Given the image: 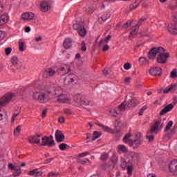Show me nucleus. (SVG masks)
I'll list each match as a JSON object with an SVG mask.
<instances>
[{
	"instance_id": "nucleus-1",
	"label": "nucleus",
	"mask_w": 177,
	"mask_h": 177,
	"mask_svg": "<svg viewBox=\"0 0 177 177\" xmlns=\"http://www.w3.org/2000/svg\"><path fill=\"white\" fill-rule=\"evenodd\" d=\"M117 151L119 154L121 153H124V157L121 158L120 159V167L125 169L127 168V165L133 161L139 160V153L135 152H129L128 149L124 145H120L117 147Z\"/></svg>"
},
{
	"instance_id": "nucleus-2",
	"label": "nucleus",
	"mask_w": 177,
	"mask_h": 177,
	"mask_svg": "<svg viewBox=\"0 0 177 177\" xmlns=\"http://www.w3.org/2000/svg\"><path fill=\"white\" fill-rule=\"evenodd\" d=\"M141 138L142 134L140 133H136L134 136L129 133L124 136L123 142L129 145L130 147L138 149L142 145Z\"/></svg>"
},
{
	"instance_id": "nucleus-3",
	"label": "nucleus",
	"mask_w": 177,
	"mask_h": 177,
	"mask_svg": "<svg viewBox=\"0 0 177 177\" xmlns=\"http://www.w3.org/2000/svg\"><path fill=\"white\" fill-rule=\"evenodd\" d=\"M53 89H55L54 92L56 93L53 94V97L54 99L57 97L59 103H70V97L63 92L62 87H53Z\"/></svg>"
},
{
	"instance_id": "nucleus-4",
	"label": "nucleus",
	"mask_w": 177,
	"mask_h": 177,
	"mask_svg": "<svg viewBox=\"0 0 177 177\" xmlns=\"http://www.w3.org/2000/svg\"><path fill=\"white\" fill-rule=\"evenodd\" d=\"M55 89H53V87L49 90L47 91V93H40L39 94V98L38 102L39 103H48V101H50L52 99H54L53 95H56V93H55Z\"/></svg>"
},
{
	"instance_id": "nucleus-5",
	"label": "nucleus",
	"mask_w": 177,
	"mask_h": 177,
	"mask_svg": "<svg viewBox=\"0 0 177 177\" xmlns=\"http://www.w3.org/2000/svg\"><path fill=\"white\" fill-rule=\"evenodd\" d=\"M169 53L167 52L164 48L160 47L157 57L158 63H160L162 64L167 63V61L169 59Z\"/></svg>"
},
{
	"instance_id": "nucleus-6",
	"label": "nucleus",
	"mask_w": 177,
	"mask_h": 177,
	"mask_svg": "<svg viewBox=\"0 0 177 177\" xmlns=\"http://www.w3.org/2000/svg\"><path fill=\"white\" fill-rule=\"evenodd\" d=\"M73 29L77 30L79 35L81 37H85L86 35V29L84 26V23L82 22H77L73 24Z\"/></svg>"
},
{
	"instance_id": "nucleus-7",
	"label": "nucleus",
	"mask_w": 177,
	"mask_h": 177,
	"mask_svg": "<svg viewBox=\"0 0 177 177\" xmlns=\"http://www.w3.org/2000/svg\"><path fill=\"white\" fill-rule=\"evenodd\" d=\"M16 97V94L15 93H8L5 95L4 97L0 100V107L5 106L9 102H12V99Z\"/></svg>"
},
{
	"instance_id": "nucleus-8",
	"label": "nucleus",
	"mask_w": 177,
	"mask_h": 177,
	"mask_svg": "<svg viewBox=\"0 0 177 177\" xmlns=\"http://www.w3.org/2000/svg\"><path fill=\"white\" fill-rule=\"evenodd\" d=\"M59 71V68L57 66H52L46 69L43 73L44 78H49L50 77H53L56 73Z\"/></svg>"
},
{
	"instance_id": "nucleus-9",
	"label": "nucleus",
	"mask_w": 177,
	"mask_h": 177,
	"mask_svg": "<svg viewBox=\"0 0 177 177\" xmlns=\"http://www.w3.org/2000/svg\"><path fill=\"white\" fill-rule=\"evenodd\" d=\"M41 146H49L52 147L55 145V140H53V136H50L49 137H42L41 136Z\"/></svg>"
},
{
	"instance_id": "nucleus-10",
	"label": "nucleus",
	"mask_w": 177,
	"mask_h": 177,
	"mask_svg": "<svg viewBox=\"0 0 177 177\" xmlns=\"http://www.w3.org/2000/svg\"><path fill=\"white\" fill-rule=\"evenodd\" d=\"M78 80V77H77L74 74H70L65 78L64 82L66 85H74V84H77V81Z\"/></svg>"
},
{
	"instance_id": "nucleus-11",
	"label": "nucleus",
	"mask_w": 177,
	"mask_h": 177,
	"mask_svg": "<svg viewBox=\"0 0 177 177\" xmlns=\"http://www.w3.org/2000/svg\"><path fill=\"white\" fill-rule=\"evenodd\" d=\"M164 125V123H162L161 120H157L155 123L154 125L149 130L150 132H152V133H158V131H161L162 129V127Z\"/></svg>"
},
{
	"instance_id": "nucleus-12",
	"label": "nucleus",
	"mask_w": 177,
	"mask_h": 177,
	"mask_svg": "<svg viewBox=\"0 0 177 177\" xmlns=\"http://www.w3.org/2000/svg\"><path fill=\"white\" fill-rule=\"evenodd\" d=\"M74 100L75 102H76V103H78V104H80V106H82L83 104L84 106H88L89 104V101L85 100V97H84V95L81 94L76 95L74 97Z\"/></svg>"
},
{
	"instance_id": "nucleus-13",
	"label": "nucleus",
	"mask_w": 177,
	"mask_h": 177,
	"mask_svg": "<svg viewBox=\"0 0 177 177\" xmlns=\"http://www.w3.org/2000/svg\"><path fill=\"white\" fill-rule=\"evenodd\" d=\"M70 71H71V64H67L62 65L57 73L61 75H66V74H68Z\"/></svg>"
},
{
	"instance_id": "nucleus-14",
	"label": "nucleus",
	"mask_w": 177,
	"mask_h": 177,
	"mask_svg": "<svg viewBox=\"0 0 177 177\" xmlns=\"http://www.w3.org/2000/svg\"><path fill=\"white\" fill-rule=\"evenodd\" d=\"M169 171L171 175H177V160H173L169 164Z\"/></svg>"
},
{
	"instance_id": "nucleus-15",
	"label": "nucleus",
	"mask_w": 177,
	"mask_h": 177,
	"mask_svg": "<svg viewBox=\"0 0 177 177\" xmlns=\"http://www.w3.org/2000/svg\"><path fill=\"white\" fill-rule=\"evenodd\" d=\"M40 138H42V134H37L29 136L28 140L30 143H32V145H38V143L41 142Z\"/></svg>"
},
{
	"instance_id": "nucleus-16",
	"label": "nucleus",
	"mask_w": 177,
	"mask_h": 177,
	"mask_svg": "<svg viewBox=\"0 0 177 177\" xmlns=\"http://www.w3.org/2000/svg\"><path fill=\"white\" fill-rule=\"evenodd\" d=\"M161 73H162V70L161 69L160 67H153L149 70V74L153 77L161 75Z\"/></svg>"
},
{
	"instance_id": "nucleus-17",
	"label": "nucleus",
	"mask_w": 177,
	"mask_h": 177,
	"mask_svg": "<svg viewBox=\"0 0 177 177\" xmlns=\"http://www.w3.org/2000/svg\"><path fill=\"white\" fill-rule=\"evenodd\" d=\"M110 17H111V14H110V12L106 11L101 15L100 17L98 19V21L102 24L108 20V19H110Z\"/></svg>"
},
{
	"instance_id": "nucleus-18",
	"label": "nucleus",
	"mask_w": 177,
	"mask_h": 177,
	"mask_svg": "<svg viewBox=\"0 0 177 177\" xmlns=\"http://www.w3.org/2000/svg\"><path fill=\"white\" fill-rule=\"evenodd\" d=\"M22 20H34L35 19V15L32 12H24L21 15Z\"/></svg>"
},
{
	"instance_id": "nucleus-19",
	"label": "nucleus",
	"mask_w": 177,
	"mask_h": 177,
	"mask_svg": "<svg viewBox=\"0 0 177 177\" xmlns=\"http://www.w3.org/2000/svg\"><path fill=\"white\" fill-rule=\"evenodd\" d=\"M161 49V47L153 48L149 53V59H156V55H158V52Z\"/></svg>"
},
{
	"instance_id": "nucleus-20",
	"label": "nucleus",
	"mask_w": 177,
	"mask_h": 177,
	"mask_svg": "<svg viewBox=\"0 0 177 177\" xmlns=\"http://www.w3.org/2000/svg\"><path fill=\"white\" fill-rule=\"evenodd\" d=\"M174 109V105L172 104H169L167 105L164 109H162L160 112V115H164V114H167V113H169Z\"/></svg>"
},
{
	"instance_id": "nucleus-21",
	"label": "nucleus",
	"mask_w": 177,
	"mask_h": 177,
	"mask_svg": "<svg viewBox=\"0 0 177 177\" xmlns=\"http://www.w3.org/2000/svg\"><path fill=\"white\" fill-rule=\"evenodd\" d=\"M8 116L6 111L3 109H0V121H1V122H5L8 121Z\"/></svg>"
},
{
	"instance_id": "nucleus-22",
	"label": "nucleus",
	"mask_w": 177,
	"mask_h": 177,
	"mask_svg": "<svg viewBox=\"0 0 177 177\" xmlns=\"http://www.w3.org/2000/svg\"><path fill=\"white\" fill-rule=\"evenodd\" d=\"M9 21V15L8 14L3 15L0 17V27L5 26Z\"/></svg>"
},
{
	"instance_id": "nucleus-23",
	"label": "nucleus",
	"mask_w": 177,
	"mask_h": 177,
	"mask_svg": "<svg viewBox=\"0 0 177 177\" xmlns=\"http://www.w3.org/2000/svg\"><path fill=\"white\" fill-rule=\"evenodd\" d=\"M44 172L41 171H39L38 169H35L34 170L30 171L28 175H30V176L39 177L42 176Z\"/></svg>"
},
{
	"instance_id": "nucleus-24",
	"label": "nucleus",
	"mask_w": 177,
	"mask_h": 177,
	"mask_svg": "<svg viewBox=\"0 0 177 177\" xmlns=\"http://www.w3.org/2000/svg\"><path fill=\"white\" fill-rule=\"evenodd\" d=\"M176 84H170L164 89L163 93H169V92H175V91H176Z\"/></svg>"
},
{
	"instance_id": "nucleus-25",
	"label": "nucleus",
	"mask_w": 177,
	"mask_h": 177,
	"mask_svg": "<svg viewBox=\"0 0 177 177\" xmlns=\"http://www.w3.org/2000/svg\"><path fill=\"white\" fill-rule=\"evenodd\" d=\"M168 30L171 34L173 35H176L177 34V28H176V23L174 24H170L168 26Z\"/></svg>"
},
{
	"instance_id": "nucleus-26",
	"label": "nucleus",
	"mask_w": 177,
	"mask_h": 177,
	"mask_svg": "<svg viewBox=\"0 0 177 177\" xmlns=\"http://www.w3.org/2000/svg\"><path fill=\"white\" fill-rule=\"evenodd\" d=\"M63 46L65 48V49H70V48L73 46V40H71L70 38L65 39Z\"/></svg>"
},
{
	"instance_id": "nucleus-27",
	"label": "nucleus",
	"mask_w": 177,
	"mask_h": 177,
	"mask_svg": "<svg viewBox=\"0 0 177 177\" xmlns=\"http://www.w3.org/2000/svg\"><path fill=\"white\" fill-rule=\"evenodd\" d=\"M49 8H50V5L48 1H43L41 3V12H48L49 10Z\"/></svg>"
},
{
	"instance_id": "nucleus-28",
	"label": "nucleus",
	"mask_w": 177,
	"mask_h": 177,
	"mask_svg": "<svg viewBox=\"0 0 177 177\" xmlns=\"http://www.w3.org/2000/svg\"><path fill=\"white\" fill-rule=\"evenodd\" d=\"M55 138L57 142H63V140H64V136L62 131L57 130L55 132Z\"/></svg>"
},
{
	"instance_id": "nucleus-29",
	"label": "nucleus",
	"mask_w": 177,
	"mask_h": 177,
	"mask_svg": "<svg viewBox=\"0 0 177 177\" xmlns=\"http://www.w3.org/2000/svg\"><path fill=\"white\" fill-rule=\"evenodd\" d=\"M140 66H145V64H149V59L145 57H140L138 59Z\"/></svg>"
},
{
	"instance_id": "nucleus-30",
	"label": "nucleus",
	"mask_w": 177,
	"mask_h": 177,
	"mask_svg": "<svg viewBox=\"0 0 177 177\" xmlns=\"http://www.w3.org/2000/svg\"><path fill=\"white\" fill-rule=\"evenodd\" d=\"M111 162H112L113 165H117L118 163V155L117 153H113L111 157Z\"/></svg>"
},
{
	"instance_id": "nucleus-31",
	"label": "nucleus",
	"mask_w": 177,
	"mask_h": 177,
	"mask_svg": "<svg viewBox=\"0 0 177 177\" xmlns=\"http://www.w3.org/2000/svg\"><path fill=\"white\" fill-rule=\"evenodd\" d=\"M111 39V35H108L106 39H103L101 41H100L99 45L100 46H102L103 45H106V44H109V41Z\"/></svg>"
},
{
	"instance_id": "nucleus-32",
	"label": "nucleus",
	"mask_w": 177,
	"mask_h": 177,
	"mask_svg": "<svg viewBox=\"0 0 177 177\" xmlns=\"http://www.w3.org/2000/svg\"><path fill=\"white\" fill-rule=\"evenodd\" d=\"M99 126L101 127V128H102L105 132H109V133H115V131L110 129L109 127H106L102 124H100Z\"/></svg>"
},
{
	"instance_id": "nucleus-33",
	"label": "nucleus",
	"mask_w": 177,
	"mask_h": 177,
	"mask_svg": "<svg viewBox=\"0 0 177 177\" xmlns=\"http://www.w3.org/2000/svg\"><path fill=\"white\" fill-rule=\"evenodd\" d=\"M26 43L24 41L19 42V49L20 52H24L26 50Z\"/></svg>"
},
{
	"instance_id": "nucleus-34",
	"label": "nucleus",
	"mask_w": 177,
	"mask_h": 177,
	"mask_svg": "<svg viewBox=\"0 0 177 177\" xmlns=\"http://www.w3.org/2000/svg\"><path fill=\"white\" fill-rule=\"evenodd\" d=\"M21 111V110L20 109V108L17 109V110L14 113V115H13L12 118V122H15V121L16 120V118H17V115H19L20 114Z\"/></svg>"
},
{
	"instance_id": "nucleus-35",
	"label": "nucleus",
	"mask_w": 177,
	"mask_h": 177,
	"mask_svg": "<svg viewBox=\"0 0 177 177\" xmlns=\"http://www.w3.org/2000/svg\"><path fill=\"white\" fill-rule=\"evenodd\" d=\"M153 132L148 131L146 136V138L149 142H153L154 140V136L151 135Z\"/></svg>"
},
{
	"instance_id": "nucleus-36",
	"label": "nucleus",
	"mask_w": 177,
	"mask_h": 177,
	"mask_svg": "<svg viewBox=\"0 0 177 177\" xmlns=\"http://www.w3.org/2000/svg\"><path fill=\"white\" fill-rule=\"evenodd\" d=\"M21 131V126H17L15 130H14V135L15 136L18 137L19 135H20V132Z\"/></svg>"
},
{
	"instance_id": "nucleus-37",
	"label": "nucleus",
	"mask_w": 177,
	"mask_h": 177,
	"mask_svg": "<svg viewBox=\"0 0 177 177\" xmlns=\"http://www.w3.org/2000/svg\"><path fill=\"white\" fill-rule=\"evenodd\" d=\"M11 63L12 66H17V64H19V58H17V57H12L11 58Z\"/></svg>"
},
{
	"instance_id": "nucleus-38",
	"label": "nucleus",
	"mask_w": 177,
	"mask_h": 177,
	"mask_svg": "<svg viewBox=\"0 0 177 177\" xmlns=\"http://www.w3.org/2000/svg\"><path fill=\"white\" fill-rule=\"evenodd\" d=\"M175 133H176V128L174 127L168 133L167 136H168V138H172V136H174V135H175Z\"/></svg>"
},
{
	"instance_id": "nucleus-39",
	"label": "nucleus",
	"mask_w": 177,
	"mask_h": 177,
	"mask_svg": "<svg viewBox=\"0 0 177 177\" xmlns=\"http://www.w3.org/2000/svg\"><path fill=\"white\" fill-rule=\"evenodd\" d=\"M101 136L102 134L100 133V132L94 131L92 140H96V139H99V137Z\"/></svg>"
},
{
	"instance_id": "nucleus-40",
	"label": "nucleus",
	"mask_w": 177,
	"mask_h": 177,
	"mask_svg": "<svg viewBox=\"0 0 177 177\" xmlns=\"http://www.w3.org/2000/svg\"><path fill=\"white\" fill-rule=\"evenodd\" d=\"M110 115L112 117H117L118 115V112L115 109H112L109 111Z\"/></svg>"
},
{
	"instance_id": "nucleus-41",
	"label": "nucleus",
	"mask_w": 177,
	"mask_h": 177,
	"mask_svg": "<svg viewBox=\"0 0 177 177\" xmlns=\"http://www.w3.org/2000/svg\"><path fill=\"white\" fill-rule=\"evenodd\" d=\"M172 125H174V122H173L172 120H170V121L167 123L165 131H169V129H171V128H172Z\"/></svg>"
},
{
	"instance_id": "nucleus-42",
	"label": "nucleus",
	"mask_w": 177,
	"mask_h": 177,
	"mask_svg": "<svg viewBox=\"0 0 177 177\" xmlns=\"http://www.w3.org/2000/svg\"><path fill=\"white\" fill-rule=\"evenodd\" d=\"M170 78H177V70L173 69L170 73Z\"/></svg>"
},
{
	"instance_id": "nucleus-43",
	"label": "nucleus",
	"mask_w": 177,
	"mask_h": 177,
	"mask_svg": "<svg viewBox=\"0 0 177 177\" xmlns=\"http://www.w3.org/2000/svg\"><path fill=\"white\" fill-rule=\"evenodd\" d=\"M81 164H83V165H91V160L89 159H83L80 161Z\"/></svg>"
},
{
	"instance_id": "nucleus-44",
	"label": "nucleus",
	"mask_w": 177,
	"mask_h": 177,
	"mask_svg": "<svg viewBox=\"0 0 177 177\" xmlns=\"http://www.w3.org/2000/svg\"><path fill=\"white\" fill-rule=\"evenodd\" d=\"M6 37V32L3 30H0V42Z\"/></svg>"
},
{
	"instance_id": "nucleus-45",
	"label": "nucleus",
	"mask_w": 177,
	"mask_h": 177,
	"mask_svg": "<svg viewBox=\"0 0 177 177\" xmlns=\"http://www.w3.org/2000/svg\"><path fill=\"white\" fill-rule=\"evenodd\" d=\"M107 158H109V153H102L100 156V160H102V161H106Z\"/></svg>"
},
{
	"instance_id": "nucleus-46",
	"label": "nucleus",
	"mask_w": 177,
	"mask_h": 177,
	"mask_svg": "<svg viewBox=\"0 0 177 177\" xmlns=\"http://www.w3.org/2000/svg\"><path fill=\"white\" fill-rule=\"evenodd\" d=\"M132 172H133V167L132 165L127 167V174L129 176L132 175Z\"/></svg>"
},
{
	"instance_id": "nucleus-47",
	"label": "nucleus",
	"mask_w": 177,
	"mask_h": 177,
	"mask_svg": "<svg viewBox=\"0 0 177 177\" xmlns=\"http://www.w3.org/2000/svg\"><path fill=\"white\" fill-rule=\"evenodd\" d=\"M32 98L34 100H37L38 102V99H39V93H38L37 91H35L32 95Z\"/></svg>"
},
{
	"instance_id": "nucleus-48",
	"label": "nucleus",
	"mask_w": 177,
	"mask_h": 177,
	"mask_svg": "<svg viewBox=\"0 0 177 177\" xmlns=\"http://www.w3.org/2000/svg\"><path fill=\"white\" fill-rule=\"evenodd\" d=\"M125 104V102L121 104V105L119 106L120 111H125V109H127V106Z\"/></svg>"
},
{
	"instance_id": "nucleus-49",
	"label": "nucleus",
	"mask_w": 177,
	"mask_h": 177,
	"mask_svg": "<svg viewBox=\"0 0 177 177\" xmlns=\"http://www.w3.org/2000/svg\"><path fill=\"white\" fill-rule=\"evenodd\" d=\"M95 11V8L93 7H88L86 8V12L88 13V15H92L93 12Z\"/></svg>"
},
{
	"instance_id": "nucleus-50",
	"label": "nucleus",
	"mask_w": 177,
	"mask_h": 177,
	"mask_svg": "<svg viewBox=\"0 0 177 177\" xmlns=\"http://www.w3.org/2000/svg\"><path fill=\"white\" fill-rule=\"evenodd\" d=\"M86 156H89V152H82L78 155V157H80L81 158H84V157H86Z\"/></svg>"
},
{
	"instance_id": "nucleus-51",
	"label": "nucleus",
	"mask_w": 177,
	"mask_h": 177,
	"mask_svg": "<svg viewBox=\"0 0 177 177\" xmlns=\"http://www.w3.org/2000/svg\"><path fill=\"white\" fill-rule=\"evenodd\" d=\"M67 149V144L62 143L59 145V149L64 151Z\"/></svg>"
},
{
	"instance_id": "nucleus-52",
	"label": "nucleus",
	"mask_w": 177,
	"mask_h": 177,
	"mask_svg": "<svg viewBox=\"0 0 177 177\" xmlns=\"http://www.w3.org/2000/svg\"><path fill=\"white\" fill-rule=\"evenodd\" d=\"M102 46L103 52H106V51L109 50V49H110V46H109V45H107V44L102 45V46Z\"/></svg>"
},
{
	"instance_id": "nucleus-53",
	"label": "nucleus",
	"mask_w": 177,
	"mask_h": 177,
	"mask_svg": "<svg viewBox=\"0 0 177 177\" xmlns=\"http://www.w3.org/2000/svg\"><path fill=\"white\" fill-rule=\"evenodd\" d=\"M147 109V106H143L139 111L138 115H143V113L145 112V110Z\"/></svg>"
},
{
	"instance_id": "nucleus-54",
	"label": "nucleus",
	"mask_w": 177,
	"mask_h": 177,
	"mask_svg": "<svg viewBox=\"0 0 177 177\" xmlns=\"http://www.w3.org/2000/svg\"><path fill=\"white\" fill-rule=\"evenodd\" d=\"M132 66L129 63H127L124 65V70H130Z\"/></svg>"
},
{
	"instance_id": "nucleus-55",
	"label": "nucleus",
	"mask_w": 177,
	"mask_h": 177,
	"mask_svg": "<svg viewBox=\"0 0 177 177\" xmlns=\"http://www.w3.org/2000/svg\"><path fill=\"white\" fill-rule=\"evenodd\" d=\"M138 31L139 30L138 29H134L133 31L130 32V35H131V37H135V35L138 34Z\"/></svg>"
},
{
	"instance_id": "nucleus-56",
	"label": "nucleus",
	"mask_w": 177,
	"mask_h": 177,
	"mask_svg": "<svg viewBox=\"0 0 177 177\" xmlns=\"http://www.w3.org/2000/svg\"><path fill=\"white\" fill-rule=\"evenodd\" d=\"M132 23L131 21H127L125 24L122 26L123 28H128V27H131Z\"/></svg>"
},
{
	"instance_id": "nucleus-57",
	"label": "nucleus",
	"mask_w": 177,
	"mask_h": 177,
	"mask_svg": "<svg viewBox=\"0 0 177 177\" xmlns=\"http://www.w3.org/2000/svg\"><path fill=\"white\" fill-rule=\"evenodd\" d=\"M111 2V0H106L103 2L102 8H106V6L109 5Z\"/></svg>"
},
{
	"instance_id": "nucleus-58",
	"label": "nucleus",
	"mask_w": 177,
	"mask_h": 177,
	"mask_svg": "<svg viewBox=\"0 0 177 177\" xmlns=\"http://www.w3.org/2000/svg\"><path fill=\"white\" fill-rule=\"evenodd\" d=\"M57 175H59V173H56V172H53V171H51L48 174L49 177L57 176Z\"/></svg>"
},
{
	"instance_id": "nucleus-59",
	"label": "nucleus",
	"mask_w": 177,
	"mask_h": 177,
	"mask_svg": "<svg viewBox=\"0 0 177 177\" xmlns=\"http://www.w3.org/2000/svg\"><path fill=\"white\" fill-rule=\"evenodd\" d=\"M20 174H21V169L19 168L16 170V172L14 174V175L15 176H19Z\"/></svg>"
},
{
	"instance_id": "nucleus-60",
	"label": "nucleus",
	"mask_w": 177,
	"mask_h": 177,
	"mask_svg": "<svg viewBox=\"0 0 177 177\" xmlns=\"http://www.w3.org/2000/svg\"><path fill=\"white\" fill-rule=\"evenodd\" d=\"M10 53H12V48H6V55H9Z\"/></svg>"
},
{
	"instance_id": "nucleus-61",
	"label": "nucleus",
	"mask_w": 177,
	"mask_h": 177,
	"mask_svg": "<svg viewBox=\"0 0 177 177\" xmlns=\"http://www.w3.org/2000/svg\"><path fill=\"white\" fill-rule=\"evenodd\" d=\"M34 41H35L36 42H39V41H42V37L41 36L35 37L34 39Z\"/></svg>"
},
{
	"instance_id": "nucleus-62",
	"label": "nucleus",
	"mask_w": 177,
	"mask_h": 177,
	"mask_svg": "<svg viewBox=\"0 0 177 177\" xmlns=\"http://www.w3.org/2000/svg\"><path fill=\"white\" fill-rule=\"evenodd\" d=\"M82 50L83 52H85L86 50V46L85 45V41H82Z\"/></svg>"
},
{
	"instance_id": "nucleus-63",
	"label": "nucleus",
	"mask_w": 177,
	"mask_h": 177,
	"mask_svg": "<svg viewBox=\"0 0 177 177\" xmlns=\"http://www.w3.org/2000/svg\"><path fill=\"white\" fill-rule=\"evenodd\" d=\"M31 31V28L30 26L25 27V32H30Z\"/></svg>"
},
{
	"instance_id": "nucleus-64",
	"label": "nucleus",
	"mask_w": 177,
	"mask_h": 177,
	"mask_svg": "<svg viewBox=\"0 0 177 177\" xmlns=\"http://www.w3.org/2000/svg\"><path fill=\"white\" fill-rule=\"evenodd\" d=\"M58 121L61 124H63V122H64V121H65V119L63 117H59V118L58 119Z\"/></svg>"
}]
</instances>
